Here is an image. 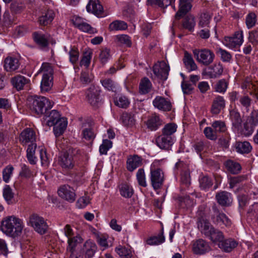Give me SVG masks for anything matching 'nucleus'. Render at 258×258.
I'll return each instance as SVG.
<instances>
[{"instance_id":"39","label":"nucleus","mask_w":258,"mask_h":258,"mask_svg":"<svg viewBox=\"0 0 258 258\" xmlns=\"http://www.w3.org/2000/svg\"><path fill=\"white\" fill-rule=\"evenodd\" d=\"M92 55L93 52L91 50H85L83 53L82 57L80 62V65L81 66H84L87 69L90 64Z\"/></svg>"},{"instance_id":"19","label":"nucleus","mask_w":258,"mask_h":258,"mask_svg":"<svg viewBox=\"0 0 258 258\" xmlns=\"http://www.w3.org/2000/svg\"><path fill=\"white\" fill-rule=\"evenodd\" d=\"M11 83L14 88L17 91H20L29 84L30 80L23 76L18 75L11 79Z\"/></svg>"},{"instance_id":"54","label":"nucleus","mask_w":258,"mask_h":258,"mask_svg":"<svg viewBox=\"0 0 258 258\" xmlns=\"http://www.w3.org/2000/svg\"><path fill=\"white\" fill-rule=\"evenodd\" d=\"M14 167L12 165H8L3 170V179L6 183L9 182L13 175Z\"/></svg>"},{"instance_id":"29","label":"nucleus","mask_w":258,"mask_h":258,"mask_svg":"<svg viewBox=\"0 0 258 258\" xmlns=\"http://www.w3.org/2000/svg\"><path fill=\"white\" fill-rule=\"evenodd\" d=\"M46 121V124L48 126H52L56 123V121L61 119L62 117H60L59 112L56 110H52L48 113L45 115Z\"/></svg>"},{"instance_id":"44","label":"nucleus","mask_w":258,"mask_h":258,"mask_svg":"<svg viewBox=\"0 0 258 258\" xmlns=\"http://www.w3.org/2000/svg\"><path fill=\"white\" fill-rule=\"evenodd\" d=\"M195 25V18L191 15L187 16L184 19L182 22L183 27L190 31H192L194 30Z\"/></svg>"},{"instance_id":"4","label":"nucleus","mask_w":258,"mask_h":258,"mask_svg":"<svg viewBox=\"0 0 258 258\" xmlns=\"http://www.w3.org/2000/svg\"><path fill=\"white\" fill-rule=\"evenodd\" d=\"M193 53L197 60L204 66H208L212 63L215 57V54L212 51L206 48L194 49Z\"/></svg>"},{"instance_id":"64","label":"nucleus","mask_w":258,"mask_h":258,"mask_svg":"<svg viewBox=\"0 0 258 258\" xmlns=\"http://www.w3.org/2000/svg\"><path fill=\"white\" fill-rule=\"evenodd\" d=\"M251 99L247 95L241 96L239 98V102L240 105L247 111L251 105Z\"/></svg>"},{"instance_id":"34","label":"nucleus","mask_w":258,"mask_h":258,"mask_svg":"<svg viewBox=\"0 0 258 258\" xmlns=\"http://www.w3.org/2000/svg\"><path fill=\"white\" fill-rule=\"evenodd\" d=\"M183 61L185 68L189 72L195 71L197 69L198 67L195 63L191 55L187 51L184 52Z\"/></svg>"},{"instance_id":"14","label":"nucleus","mask_w":258,"mask_h":258,"mask_svg":"<svg viewBox=\"0 0 258 258\" xmlns=\"http://www.w3.org/2000/svg\"><path fill=\"white\" fill-rule=\"evenodd\" d=\"M210 249L209 243L204 239H199L193 242L192 251L196 254H204Z\"/></svg>"},{"instance_id":"6","label":"nucleus","mask_w":258,"mask_h":258,"mask_svg":"<svg viewBox=\"0 0 258 258\" xmlns=\"http://www.w3.org/2000/svg\"><path fill=\"white\" fill-rule=\"evenodd\" d=\"M174 171L180 172V181L182 184L188 186L190 184V176L188 165L184 162L179 160L175 165Z\"/></svg>"},{"instance_id":"59","label":"nucleus","mask_w":258,"mask_h":258,"mask_svg":"<svg viewBox=\"0 0 258 258\" xmlns=\"http://www.w3.org/2000/svg\"><path fill=\"white\" fill-rule=\"evenodd\" d=\"M212 126L217 133H223L226 131V126L225 122L221 120H217L214 121L212 124Z\"/></svg>"},{"instance_id":"58","label":"nucleus","mask_w":258,"mask_h":258,"mask_svg":"<svg viewBox=\"0 0 258 258\" xmlns=\"http://www.w3.org/2000/svg\"><path fill=\"white\" fill-rule=\"evenodd\" d=\"M25 8V4L21 1H15L11 5L12 11L16 14L21 13Z\"/></svg>"},{"instance_id":"26","label":"nucleus","mask_w":258,"mask_h":258,"mask_svg":"<svg viewBox=\"0 0 258 258\" xmlns=\"http://www.w3.org/2000/svg\"><path fill=\"white\" fill-rule=\"evenodd\" d=\"M223 72L222 65L218 63L208 67L206 70V74L210 78H216L221 76Z\"/></svg>"},{"instance_id":"63","label":"nucleus","mask_w":258,"mask_h":258,"mask_svg":"<svg viewBox=\"0 0 258 258\" xmlns=\"http://www.w3.org/2000/svg\"><path fill=\"white\" fill-rule=\"evenodd\" d=\"M217 53L220 54L221 59L224 62H229L232 59V55L227 50L219 48Z\"/></svg>"},{"instance_id":"40","label":"nucleus","mask_w":258,"mask_h":258,"mask_svg":"<svg viewBox=\"0 0 258 258\" xmlns=\"http://www.w3.org/2000/svg\"><path fill=\"white\" fill-rule=\"evenodd\" d=\"M146 4L153 8L164 9L170 5V2L169 0H147Z\"/></svg>"},{"instance_id":"30","label":"nucleus","mask_w":258,"mask_h":258,"mask_svg":"<svg viewBox=\"0 0 258 258\" xmlns=\"http://www.w3.org/2000/svg\"><path fill=\"white\" fill-rule=\"evenodd\" d=\"M229 115L233 126L236 129H239L241 125L242 121L238 110L236 108L230 110Z\"/></svg>"},{"instance_id":"12","label":"nucleus","mask_w":258,"mask_h":258,"mask_svg":"<svg viewBox=\"0 0 258 258\" xmlns=\"http://www.w3.org/2000/svg\"><path fill=\"white\" fill-rule=\"evenodd\" d=\"M193 0H179L178 10L175 15V18L179 20L185 16L192 8Z\"/></svg>"},{"instance_id":"47","label":"nucleus","mask_w":258,"mask_h":258,"mask_svg":"<svg viewBox=\"0 0 258 258\" xmlns=\"http://www.w3.org/2000/svg\"><path fill=\"white\" fill-rule=\"evenodd\" d=\"M208 238L214 243H220L224 239V235L222 232L214 228L208 236Z\"/></svg>"},{"instance_id":"49","label":"nucleus","mask_w":258,"mask_h":258,"mask_svg":"<svg viewBox=\"0 0 258 258\" xmlns=\"http://www.w3.org/2000/svg\"><path fill=\"white\" fill-rule=\"evenodd\" d=\"M93 75L88 70L82 71L80 77V81L83 85H88L94 79Z\"/></svg>"},{"instance_id":"8","label":"nucleus","mask_w":258,"mask_h":258,"mask_svg":"<svg viewBox=\"0 0 258 258\" xmlns=\"http://www.w3.org/2000/svg\"><path fill=\"white\" fill-rule=\"evenodd\" d=\"M243 42V34L242 30L235 32L232 36L225 37L223 41L225 46L232 49L239 48Z\"/></svg>"},{"instance_id":"22","label":"nucleus","mask_w":258,"mask_h":258,"mask_svg":"<svg viewBox=\"0 0 258 258\" xmlns=\"http://www.w3.org/2000/svg\"><path fill=\"white\" fill-rule=\"evenodd\" d=\"M143 164V159L141 157L134 155L128 157L126 161V168L131 172L134 171Z\"/></svg>"},{"instance_id":"38","label":"nucleus","mask_w":258,"mask_h":258,"mask_svg":"<svg viewBox=\"0 0 258 258\" xmlns=\"http://www.w3.org/2000/svg\"><path fill=\"white\" fill-rule=\"evenodd\" d=\"M152 88V85L149 79L146 77L141 80L139 85L140 93L145 94L149 93Z\"/></svg>"},{"instance_id":"50","label":"nucleus","mask_w":258,"mask_h":258,"mask_svg":"<svg viewBox=\"0 0 258 258\" xmlns=\"http://www.w3.org/2000/svg\"><path fill=\"white\" fill-rule=\"evenodd\" d=\"M119 191L120 195L125 198H131L134 193L133 188L127 184H122L119 186Z\"/></svg>"},{"instance_id":"27","label":"nucleus","mask_w":258,"mask_h":258,"mask_svg":"<svg viewBox=\"0 0 258 258\" xmlns=\"http://www.w3.org/2000/svg\"><path fill=\"white\" fill-rule=\"evenodd\" d=\"M162 124V121L159 116L153 115L150 116L146 122L147 128L151 131H155Z\"/></svg>"},{"instance_id":"18","label":"nucleus","mask_w":258,"mask_h":258,"mask_svg":"<svg viewBox=\"0 0 258 258\" xmlns=\"http://www.w3.org/2000/svg\"><path fill=\"white\" fill-rule=\"evenodd\" d=\"M58 163L59 165L65 170L71 169L74 166L73 156L67 152L61 154L59 156Z\"/></svg>"},{"instance_id":"35","label":"nucleus","mask_w":258,"mask_h":258,"mask_svg":"<svg viewBox=\"0 0 258 258\" xmlns=\"http://www.w3.org/2000/svg\"><path fill=\"white\" fill-rule=\"evenodd\" d=\"M54 17V13L53 11L48 10L39 18L38 22L40 25L46 26L51 23Z\"/></svg>"},{"instance_id":"36","label":"nucleus","mask_w":258,"mask_h":258,"mask_svg":"<svg viewBox=\"0 0 258 258\" xmlns=\"http://www.w3.org/2000/svg\"><path fill=\"white\" fill-rule=\"evenodd\" d=\"M50 36L47 34H43L39 32H35L33 34L34 41L42 47L47 46Z\"/></svg>"},{"instance_id":"21","label":"nucleus","mask_w":258,"mask_h":258,"mask_svg":"<svg viewBox=\"0 0 258 258\" xmlns=\"http://www.w3.org/2000/svg\"><path fill=\"white\" fill-rule=\"evenodd\" d=\"M88 12L99 16L103 12V8L99 0H89L87 6Z\"/></svg>"},{"instance_id":"60","label":"nucleus","mask_w":258,"mask_h":258,"mask_svg":"<svg viewBox=\"0 0 258 258\" xmlns=\"http://www.w3.org/2000/svg\"><path fill=\"white\" fill-rule=\"evenodd\" d=\"M110 52L109 49L105 48L101 50L99 53V60L101 63H106L110 58Z\"/></svg>"},{"instance_id":"41","label":"nucleus","mask_w":258,"mask_h":258,"mask_svg":"<svg viewBox=\"0 0 258 258\" xmlns=\"http://www.w3.org/2000/svg\"><path fill=\"white\" fill-rule=\"evenodd\" d=\"M212 15L208 12L203 13L199 17L198 27H210Z\"/></svg>"},{"instance_id":"11","label":"nucleus","mask_w":258,"mask_h":258,"mask_svg":"<svg viewBox=\"0 0 258 258\" xmlns=\"http://www.w3.org/2000/svg\"><path fill=\"white\" fill-rule=\"evenodd\" d=\"M57 193L60 198L70 203H73L76 200L75 190L69 185L60 186L57 190Z\"/></svg>"},{"instance_id":"37","label":"nucleus","mask_w":258,"mask_h":258,"mask_svg":"<svg viewBox=\"0 0 258 258\" xmlns=\"http://www.w3.org/2000/svg\"><path fill=\"white\" fill-rule=\"evenodd\" d=\"M115 251L122 258H131L133 256V252L131 247L119 245L115 247Z\"/></svg>"},{"instance_id":"56","label":"nucleus","mask_w":258,"mask_h":258,"mask_svg":"<svg viewBox=\"0 0 258 258\" xmlns=\"http://www.w3.org/2000/svg\"><path fill=\"white\" fill-rule=\"evenodd\" d=\"M228 86V83L225 79H221L215 85V91L220 93H224L226 91Z\"/></svg>"},{"instance_id":"1","label":"nucleus","mask_w":258,"mask_h":258,"mask_svg":"<svg viewBox=\"0 0 258 258\" xmlns=\"http://www.w3.org/2000/svg\"><path fill=\"white\" fill-rule=\"evenodd\" d=\"M24 228L23 221L14 216H8L1 222V230L7 235L15 238L21 235Z\"/></svg>"},{"instance_id":"55","label":"nucleus","mask_w":258,"mask_h":258,"mask_svg":"<svg viewBox=\"0 0 258 258\" xmlns=\"http://www.w3.org/2000/svg\"><path fill=\"white\" fill-rule=\"evenodd\" d=\"M177 126L174 123H168L164 126L162 129V134L165 136L173 137V134L175 133Z\"/></svg>"},{"instance_id":"51","label":"nucleus","mask_w":258,"mask_h":258,"mask_svg":"<svg viewBox=\"0 0 258 258\" xmlns=\"http://www.w3.org/2000/svg\"><path fill=\"white\" fill-rule=\"evenodd\" d=\"M127 28L126 23L124 21L116 20L112 22L109 26L110 31H118L125 30Z\"/></svg>"},{"instance_id":"53","label":"nucleus","mask_w":258,"mask_h":258,"mask_svg":"<svg viewBox=\"0 0 258 258\" xmlns=\"http://www.w3.org/2000/svg\"><path fill=\"white\" fill-rule=\"evenodd\" d=\"M69 55V60L73 64H75L79 60L80 55L78 49L75 47H71L68 52Z\"/></svg>"},{"instance_id":"23","label":"nucleus","mask_w":258,"mask_h":258,"mask_svg":"<svg viewBox=\"0 0 258 258\" xmlns=\"http://www.w3.org/2000/svg\"><path fill=\"white\" fill-rule=\"evenodd\" d=\"M97 249V245L94 242L87 240L84 243L82 250L85 258H92Z\"/></svg>"},{"instance_id":"31","label":"nucleus","mask_w":258,"mask_h":258,"mask_svg":"<svg viewBox=\"0 0 258 258\" xmlns=\"http://www.w3.org/2000/svg\"><path fill=\"white\" fill-rule=\"evenodd\" d=\"M237 245V242L232 238L226 240L223 239L221 243H218L219 247L227 252L232 251V250L235 248Z\"/></svg>"},{"instance_id":"2","label":"nucleus","mask_w":258,"mask_h":258,"mask_svg":"<svg viewBox=\"0 0 258 258\" xmlns=\"http://www.w3.org/2000/svg\"><path fill=\"white\" fill-rule=\"evenodd\" d=\"M28 101L31 111L38 115L44 114L53 105V102L43 96H31L28 98Z\"/></svg>"},{"instance_id":"33","label":"nucleus","mask_w":258,"mask_h":258,"mask_svg":"<svg viewBox=\"0 0 258 258\" xmlns=\"http://www.w3.org/2000/svg\"><path fill=\"white\" fill-rule=\"evenodd\" d=\"M120 120L124 126L128 127L133 126L136 123L135 115L131 113H123L120 117Z\"/></svg>"},{"instance_id":"32","label":"nucleus","mask_w":258,"mask_h":258,"mask_svg":"<svg viewBox=\"0 0 258 258\" xmlns=\"http://www.w3.org/2000/svg\"><path fill=\"white\" fill-rule=\"evenodd\" d=\"M198 228L201 232L206 237H208L215 228L208 221L204 219L199 221L198 222Z\"/></svg>"},{"instance_id":"16","label":"nucleus","mask_w":258,"mask_h":258,"mask_svg":"<svg viewBox=\"0 0 258 258\" xmlns=\"http://www.w3.org/2000/svg\"><path fill=\"white\" fill-rule=\"evenodd\" d=\"M155 108L163 111H168L171 109L172 105L170 100L162 96H156L153 101Z\"/></svg>"},{"instance_id":"7","label":"nucleus","mask_w":258,"mask_h":258,"mask_svg":"<svg viewBox=\"0 0 258 258\" xmlns=\"http://www.w3.org/2000/svg\"><path fill=\"white\" fill-rule=\"evenodd\" d=\"M28 225L32 226L37 232L40 234L45 233L48 228L44 218L36 214H33L30 216Z\"/></svg>"},{"instance_id":"15","label":"nucleus","mask_w":258,"mask_h":258,"mask_svg":"<svg viewBox=\"0 0 258 258\" xmlns=\"http://www.w3.org/2000/svg\"><path fill=\"white\" fill-rule=\"evenodd\" d=\"M36 135L34 131L30 128L25 129L20 134V142L23 145L35 144Z\"/></svg>"},{"instance_id":"46","label":"nucleus","mask_w":258,"mask_h":258,"mask_svg":"<svg viewBox=\"0 0 258 258\" xmlns=\"http://www.w3.org/2000/svg\"><path fill=\"white\" fill-rule=\"evenodd\" d=\"M114 103L115 105L118 107L126 108L128 107L130 101L126 96L118 95L114 98Z\"/></svg>"},{"instance_id":"62","label":"nucleus","mask_w":258,"mask_h":258,"mask_svg":"<svg viewBox=\"0 0 258 258\" xmlns=\"http://www.w3.org/2000/svg\"><path fill=\"white\" fill-rule=\"evenodd\" d=\"M81 240L80 236H75L73 238H68V247L67 250L71 252H73L74 248Z\"/></svg>"},{"instance_id":"20","label":"nucleus","mask_w":258,"mask_h":258,"mask_svg":"<svg viewBox=\"0 0 258 258\" xmlns=\"http://www.w3.org/2000/svg\"><path fill=\"white\" fill-rule=\"evenodd\" d=\"M174 139L170 136L161 135L156 139L157 145L161 149L169 150L173 144Z\"/></svg>"},{"instance_id":"28","label":"nucleus","mask_w":258,"mask_h":258,"mask_svg":"<svg viewBox=\"0 0 258 258\" xmlns=\"http://www.w3.org/2000/svg\"><path fill=\"white\" fill-rule=\"evenodd\" d=\"M225 106V101L223 97L218 96L213 100L211 107V112L213 114H217Z\"/></svg>"},{"instance_id":"9","label":"nucleus","mask_w":258,"mask_h":258,"mask_svg":"<svg viewBox=\"0 0 258 258\" xmlns=\"http://www.w3.org/2000/svg\"><path fill=\"white\" fill-rule=\"evenodd\" d=\"M169 70V66L165 61H158L153 67L154 76L152 77V79L157 78L159 80L165 81L168 78Z\"/></svg>"},{"instance_id":"5","label":"nucleus","mask_w":258,"mask_h":258,"mask_svg":"<svg viewBox=\"0 0 258 258\" xmlns=\"http://www.w3.org/2000/svg\"><path fill=\"white\" fill-rule=\"evenodd\" d=\"M150 178L153 188L156 190L161 187L164 180V174L160 168H156L154 163L151 165Z\"/></svg>"},{"instance_id":"17","label":"nucleus","mask_w":258,"mask_h":258,"mask_svg":"<svg viewBox=\"0 0 258 258\" xmlns=\"http://www.w3.org/2000/svg\"><path fill=\"white\" fill-rule=\"evenodd\" d=\"M213 210L214 211V215L212 218L216 223L220 225L230 226L231 224V221L225 214L220 212L215 206L213 207Z\"/></svg>"},{"instance_id":"24","label":"nucleus","mask_w":258,"mask_h":258,"mask_svg":"<svg viewBox=\"0 0 258 258\" xmlns=\"http://www.w3.org/2000/svg\"><path fill=\"white\" fill-rule=\"evenodd\" d=\"M216 199L219 205L225 207L230 206L232 202L231 194L226 191L217 193Z\"/></svg>"},{"instance_id":"52","label":"nucleus","mask_w":258,"mask_h":258,"mask_svg":"<svg viewBox=\"0 0 258 258\" xmlns=\"http://www.w3.org/2000/svg\"><path fill=\"white\" fill-rule=\"evenodd\" d=\"M136 178L139 185L145 187L147 186L144 169L140 168L136 173Z\"/></svg>"},{"instance_id":"3","label":"nucleus","mask_w":258,"mask_h":258,"mask_svg":"<svg viewBox=\"0 0 258 258\" xmlns=\"http://www.w3.org/2000/svg\"><path fill=\"white\" fill-rule=\"evenodd\" d=\"M42 73L40 88L42 92H48L53 85V69L48 63H43L38 73Z\"/></svg>"},{"instance_id":"61","label":"nucleus","mask_w":258,"mask_h":258,"mask_svg":"<svg viewBox=\"0 0 258 258\" xmlns=\"http://www.w3.org/2000/svg\"><path fill=\"white\" fill-rule=\"evenodd\" d=\"M256 22V16L254 13H249L245 18V23L248 29L254 26Z\"/></svg>"},{"instance_id":"13","label":"nucleus","mask_w":258,"mask_h":258,"mask_svg":"<svg viewBox=\"0 0 258 258\" xmlns=\"http://www.w3.org/2000/svg\"><path fill=\"white\" fill-rule=\"evenodd\" d=\"M99 87L92 85L86 91V98L88 102L92 106H95L99 101L100 94Z\"/></svg>"},{"instance_id":"45","label":"nucleus","mask_w":258,"mask_h":258,"mask_svg":"<svg viewBox=\"0 0 258 258\" xmlns=\"http://www.w3.org/2000/svg\"><path fill=\"white\" fill-rule=\"evenodd\" d=\"M100 83L105 89L109 91L116 92L118 88V85L110 79L101 80Z\"/></svg>"},{"instance_id":"25","label":"nucleus","mask_w":258,"mask_h":258,"mask_svg":"<svg viewBox=\"0 0 258 258\" xmlns=\"http://www.w3.org/2000/svg\"><path fill=\"white\" fill-rule=\"evenodd\" d=\"M20 64L19 60L17 58L8 56L5 59L4 67L6 71L11 72L17 70Z\"/></svg>"},{"instance_id":"10","label":"nucleus","mask_w":258,"mask_h":258,"mask_svg":"<svg viewBox=\"0 0 258 258\" xmlns=\"http://www.w3.org/2000/svg\"><path fill=\"white\" fill-rule=\"evenodd\" d=\"M258 125V110H254L247 117L244 123V134L249 136L254 131V128Z\"/></svg>"},{"instance_id":"48","label":"nucleus","mask_w":258,"mask_h":258,"mask_svg":"<svg viewBox=\"0 0 258 258\" xmlns=\"http://www.w3.org/2000/svg\"><path fill=\"white\" fill-rule=\"evenodd\" d=\"M225 166L227 169L232 174L238 173L241 169L239 163L232 160H228L225 162Z\"/></svg>"},{"instance_id":"57","label":"nucleus","mask_w":258,"mask_h":258,"mask_svg":"<svg viewBox=\"0 0 258 258\" xmlns=\"http://www.w3.org/2000/svg\"><path fill=\"white\" fill-rule=\"evenodd\" d=\"M112 147V142L107 139H103L102 143L99 147V152L101 155H106L108 151Z\"/></svg>"},{"instance_id":"43","label":"nucleus","mask_w":258,"mask_h":258,"mask_svg":"<svg viewBox=\"0 0 258 258\" xmlns=\"http://www.w3.org/2000/svg\"><path fill=\"white\" fill-rule=\"evenodd\" d=\"M235 147L237 152L242 154L248 153L252 149L250 143L246 141L237 142Z\"/></svg>"},{"instance_id":"42","label":"nucleus","mask_w":258,"mask_h":258,"mask_svg":"<svg viewBox=\"0 0 258 258\" xmlns=\"http://www.w3.org/2000/svg\"><path fill=\"white\" fill-rule=\"evenodd\" d=\"M165 238L163 235V228L162 229L161 232L157 236H154L150 237L147 240V243L150 245H156L163 243L165 241Z\"/></svg>"}]
</instances>
